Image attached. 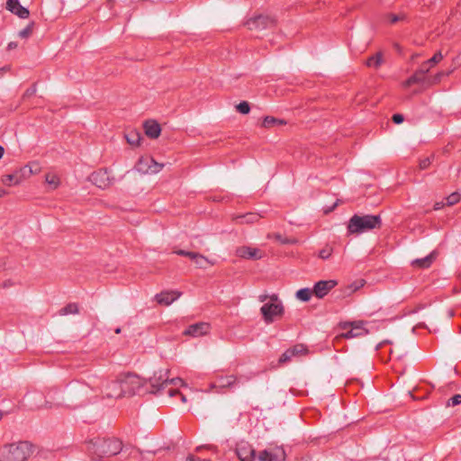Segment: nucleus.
Instances as JSON below:
<instances>
[{"instance_id":"21","label":"nucleus","mask_w":461,"mask_h":461,"mask_svg":"<svg viewBox=\"0 0 461 461\" xmlns=\"http://www.w3.org/2000/svg\"><path fill=\"white\" fill-rule=\"evenodd\" d=\"M436 257L437 252L432 251L429 255L426 256L425 258L414 259L411 262V266L419 268H428L436 259Z\"/></svg>"},{"instance_id":"43","label":"nucleus","mask_w":461,"mask_h":461,"mask_svg":"<svg viewBox=\"0 0 461 461\" xmlns=\"http://www.w3.org/2000/svg\"><path fill=\"white\" fill-rule=\"evenodd\" d=\"M431 66L429 65V63H428V61L422 63V65L420 66V68L418 69V71L420 72V75H422L424 77H426V74L429 71Z\"/></svg>"},{"instance_id":"36","label":"nucleus","mask_w":461,"mask_h":461,"mask_svg":"<svg viewBox=\"0 0 461 461\" xmlns=\"http://www.w3.org/2000/svg\"><path fill=\"white\" fill-rule=\"evenodd\" d=\"M167 393L170 397H174V396H176V395H179L182 402H186V398H185V396L182 393H180V392L178 391V389H175V388H173V387H171V386H170V388H168V389L167 390Z\"/></svg>"},{"instance_id":"33","label":"nucleus","mask_w":461,"mask_h":461,"mask_svg":"<svg viewBox=\"0 0 461 461\" xmlns=\"http://www.w3.org/2000/svg\"><path fill=\"white\" fill-rule=\"evenodd\" d=\"M449 74H450V71L449 72H444V71L438 72L433 77H428V84L429 85L437 84L441 80V78L443 77L448 76Z\"/></svg>"},{"instance_id":"9","label":"nucleus","mask_w":461,"mask_h":461,"mask_svg":"<svg viewBox=\"0 0 461 461\" xmlns=\"http://www.w3.org/2000/svg\"><path fill=\"white\" fill-rule=\"evenodd\" d=\"M102 393L104 397L111 399L123 397L119 375L115 380H106L102 383Z\"/></svg>"},{"instance_id":"49","label":"nucleus","mask_w":461,"mask_h":461,"mask_svg":"<svg viewBox=\"0 0 461 461\" xmlns=\"http://www.w3.org/2000/svg\"><path fill=\"white\" fill-rule=\"evenodd\" d=\"M36 93V86L33 85L31 88L27 89L25 92V95L30 96Z\"/></svg>"},{"instance_id":"46","label":"nucleus","mask_w":461,"mask_h":461,"mask_svg":"<svg viewBox=\"0 0 461 461\" xmlns=\"http://www.w3.org/2000/svg\"><path fill=\"white\" fill-rule=\"evenodd\" d=\"M274 236H275L276 240H278L282 244H287L290 242L287 239H284L282 237V235L279 233H276Z\"/></svg>"},{"instance_id":"59","label":"nucleus","mask_w":461,"mask_h":461,"mask_svg":"<svg viewBox=\"0 0 461 461\" xmlns=\"http://www.w3.org/2000/svg\"><path fill=\"white\" fill-rule=\"evenodd\" d=\"M11 285H12V284H11V282H10V281H8V282H5V283H4V287H8V286H10Z\"/></svg>"},{"instance_id":"55","label":"nucleus","mask_w":461,"mask_h":461,"mask_svg":"<svg viewBox=\"0 0 461 461\" xmlns=\"http://www.w3.org/2000/svg\"><path fill=\"white\" fill-rule=\"evenodd\" d=\"M443 207V203H436L435 205H434V209L435 210H439Z\"/></svg>"},{"instance_id":"25","label":"nucleus","mask_w":461,"mask_h":461,"mask_svg":"<svg viewBox=\"0 0 461 461\" xmlns=\"http://www.w3.org/2000/svg\"><path fill=\"white\" fill-rule=\"evenodd\" d=\"M383 54L382 52H377L376 54L369 57L366 61V65L369 68H378L383 63Z\"/></svg>"},{"instance_id":"54","label":"nucleus","mask_w":461,"mask_h":461,"mask_svg":"<svg viewBox=\"0 0 461 461\" xmlns=\"http://www.w3.org/2000/svg\"><path fill=\"white\" fill-rule=\"evenodd\" d=\"M267 298H268V295H267V294H260V295L258 296V300H259L260 302H262V303H263V302H265Z\"/></svg>"},{"instance_id":"4","label":"nucleus","mask_w":461,"mask_h":461,"mask_svg":"<svg viewBox=\"0 0 461 461\" xmlns=\"http://www.w3.org/2000/svg\"><path fill=\"white\" fill-rule=\"evenodd\" d=\"M122 396H132L137 393H143L146 386V379L132 373L119 375Z\"/></svg>"},{"instance_id":"27","label":"nucleus","mask_w":461,"mask_h":461,"mask_svg":"<svg viewBox=\"0 0 461 461\" xmlns=\"http://www.w3.org/2000/svg\"><path fill=\"white\" fill-rule=\"evenodd\" d=\"M286 122L282 119H277L273 116H266L263 119L262 126L265 128H271L276 125H285Z\"/></svg>"},{"instance_id":"3","label":"nucleus","mask_w":461,"mask_h":461,"mask_svg":"<svg viewBox=\"0 0 461 461\" xmlns=\"http://www.w3.org/2000/svg\"><path fill=\"white\" fill-rule=\"evenodd\" d=\"M382 226V219L380 215H357L354 214L348 221V234H360L375 229H380Z\"/></svg>"},{"instance_id":"50","label":"nucleus","mask_w":461,"mask_h":461,"mask_svg":"<svg viewBox=\"0 0 461 461\" xmlns=\"http://www.w3.org/2000/svg\"><path fill=\"white\" fill-rule=\"evenodd\" d=\"M16 48H17V43H16V42H14V41H11V42H9V43H8V45H7V50H14V49H16Z\"/></svg>"},{"instance_id":"10","label":"nucleus","mask_w":461,"mask_h":461,"mask_svg":"<svg viewBox=\"0 0 461 461\" xmlns=\"http://www.w3.org/2000/svg\"><path fill=\"white\" fill-rule=\"evenodd\" d=\"M308 354V348L303 344H296L287 348L279 357L278 364L284 365L293 360L294 357H300Z\"/></svg>"},{"instance_id":"38","label":"nucleus","mask_w":461,"mask_h":461,"mask_svg":"<svg viewBox=\"0 0 461 461\" xmlns=\"http://www.w3.org/2000/svg\"><path fill=\"white\" fill-rule=\"evenodd\" d=\"M46 181L49 185H52L53 188L58 187L59 185V178L55 175H46Z\"/></svg>"},{"instance_id":"31","label":"nucleus","mask_w":461,"mask_h":461,"mask_svg":"<svg viewBox=\"0 0 461 461\" xmlns=\"http://www.w3.org/2000/svg\"><path fill=\"white\" fill-rule=\"evenodd\" d=\"M173 253H175L178 256L187 257L193 261H194L199 255V253H197V252L186 251L184 249H176L173 251Z\"/></svg>"},{"instance_id":"14","label":"nucleus","mask_w":461,"mask_h":461,"mask_svg":"<svg viewBox=\"0 0 461 461\" xmlns=\"http://www.w3.org/2000/svg\"><path fill=\"white\" fill-rule=\"evenodd\" d=\"M236 454L240 461H254L256 451L248 443H241L237 446Z\"/></svg>"},{"instance_id":"29","label":"nucleus","mask_w":461,"mask_h":461,"mask_svg":"<svg viewBox=\"0 0 461 461\" xmlns=\"http://www.w3.org/2000/svg\"><path fill=\"white\" fill-rule=\"evenodd\" d=\"M313 294V290L310 288H302L296 292V298L302 302H308L312 295Z\"/></svg>"},{"instance_id":"51","label":"nucleus","mask_w":461,"mask_h":461,"mask_svg":"<svg viewBox=\"0 0 461 461\" xmlns=\"http://www.w3.org/2000/svg\"><path fill=\"white\" fill-rule=\"evenodd\" d=\"M41 408H46V409H50V408H52V407H53V404H52V402H49V401L45 400V401H44V404H43V405H41Z\"/></svg>"},{"instance_id":"52","label":"nucleus","mask_w":461,"mask_h":461,"mask_svg":"<svg viewBox=\"0 0 461 461\" xmlns=\"http://www.w3.org/2000/svg\"><path fill=\"white\" fill-rule=\"evenodd\" d=\"M271 300L270 303H282L279 301L278 296L276 294H272L271 296H268Z\"/></svg>"},{"instance_id":"6","label":"nucleus","mask_w":461,"mask_h":461,"mask_svg":"<svg viewBox=\"0 0 461 461\" xmlns=\"http://www.w3.org/2000/svg\"><path fill=\"white\" fill-rule=\"evenodd\" d=\"M265 323L271 324L276 318L282 317L285 308L282 303H267L260 308Z\"/></svg>"},{"instance_id":"5","label":"nucleus","mask_w":461,"mask_h":461,"mask_svg":"<svg viewBox=\"0 0 461 461\" xmlns=\"http://www.w3.org/2000/svg\"><path fill=\"white\" fill-rule=\"evenodd\" d=\"M123 447L122 441L117 438H103L95 442H89L88 449L93 451L99 456H113L119 454Z\"/></svg>"},{"instance_id":"2","label":"nucleus","mask_w":461,"mask_h":461,"mask_svg":"<svg viewBox=\"0 0 461 461\" xmlns=\"http://www.w3.org/2000/svg\"><path fill=\"white\" fill-rule=\"evenodd\" d=\"M149 384V389L144 388V393H149L153 394H162L164 392L167 393V390L170 388V385L182 386L185 384L181 378H168V371L159 370L154 372L153 375L146 380V385Z\"/></svg>"},{"instance_id":"58","label":"nucleus","mask_w":461,"mask_h":461,"mask_svg":"<svg viewBox=\"0 0 461 461\" xmlns=\"http://www.w3.org/2000/svg\"><path fill=\"white\" fill-rule=\"evenodd\" d=\"M355 332H363V335L366 334L365 330L360 326V330H356Z\"/></svg>"},{"instance_id":"53","label":"nucleus","mask_w":461,"mask_h":461,"mask_svg":"<svg viewBox=\"0 0 461 461\" xmlns=\"http://www.w3.org/2000/svg\"><path fill=\"white\" fill-rule=\"evenodd\" d=\"M186 461H209L208 459L195 458L194 456H189Z\"/></svg>"},{"instance_id":"8","label":"nucleus","mask_w":461,"mask_h":461,"mask_svg":"<svg viewBox=\"0 0 461 461\" xmlns=\"http://www.w3.org/2000/svg\"><path fill=\"white\" fill-rule=\"evenodd\" d=\"M89 180L97 187L106 189L113 184L114 177L110 176L107 169L102 168L93 172L89 176Z\"/></svg>"},{"instance_id":"48","label":"nucleus","mask_w":461,"mask_h":461,"mask_svg":"<svg viewBox=\"0 0 461 461\" xmlns=\"http://www.w3.org/2000/svg\"><path fill=\"white\" fill-rule=\"evenodd\" d=\"M340 200H337L334 204L327 209H324V213H330V212H332L337 206L338 204L339 203Z\"/></svg>"},{"instance_id":"12","label":"nucleus","mask_w":461,"mask_h":461,"mask_svg":"<svg viewBox=\"0 0 461 461\" xmlns=\"http://www.w3.org/2000/svg\"><path fill=\"white\" fill-rule=\"evenodd\" d=\"M337 285L335 280H321L317 282L313 286V294L317 298H323L329 294V292Z\"/></svg>"},{"instance_id":"18","label":"nucleus","mask_w":461,"mask_h":461,"mask_svg":"<svg viewBox=\"0 0 461 461\" xmlns=\"http://www.w3.org/2000/svg\"><path fill=\"white\" fill-rule=\"evenodd\" d=\"M6 9L22 19L28 18L30 14L29 10L21 5L19 0H7Z\"/></svg>"},{"instance_id":"30","label":"nucleus","mask_w":461,"mask_h":461,"mask_svg":"<svg viewBox=\"0 0 461 461\" xmlns=\"http://www.w3.org/2000/svg\"><path fill=\"white\" fill-rule=\"evenodd\" d=\"M197 267L199 268H206L208 265L213 266L214 262L210 260L208 258L204 257L203 255L200 254L198 255L197 258L194 261Z\"/></svg>"},{"instance_id":"56","label":"nucleus","mask_w":461,"mask_h":461,"mask_svg":"<svg viewBox=\"0 0 461 461\" xmlns=\"http://www.w3.org/2000/svg\"><path fill=\"white\" fill-rule=\"evenodd\" d=\"M7 192L0 187V198L4 197Z\"/></svg>"},{"instance_id":"15","label":"nucleus","mask_w":461,"mask_h":461,"mask_svg":"<svg viewBox=\"0 0 461 461\" xmlns=\"http://www.w3.org/2000/svg\"><path fill=\"white\" fill-rule=\"evenodd\" d=\"M182 295L178 291H163L155 295L158 303L168 306Z\"/></svg>"},{"instance_id":"41","label":"nucleus","mask_w":461,"mask_h":461,"mask_svg":"<svg viewBox=\"0 0 461 461\" xmlns=\"http://www.w3.org/2000/svg\"><path fill=\"white\" fill-rule=\"evenodd\" d=\"M387 17L391 23H396L397 22L403 20L405 18V15L402 14H389L387 15Z\"/></svg>"},{"instance_id":"13","label":"nucleus","mask_w":461,"mask_h":461,"mask_svg":"<svg viewBox=\"0 0 461 461\" xmlns=\"http://www.w3.org/2000/svg\"><path fill=\"white\" fill-rule=\"evenodd\" d=\"M236 255L242 258L253 260L260 259L263 257V253L260 249L249 246L239 247L236 249Z\"/></svg>"},{"instance_id":"7","label":"nucleus","mask_w":461,"mask_h":461,"mask_svg":"<svg viewBox=\"0 0 461 461\" xmlns=\"http://www.w3.org/2000/svg\"><path fill=\"white\" fill-rule=\"evenodd\" d=\"M245 25L250 31H262L273 28L276 25V20L268 15L259 14L251 17L245 23Z\"/></svg>"},{"instance_id":"16","label":"nucleus","mask_w":461,"mask_h":461,"mask_svg":"<svg viewBox=\"0 0 461 461\" xmlns=\"http://www.w3.org/2000/svg\"><path fill=\"white\" fill-rule=\"evenodd\" d=\"M139 170L145 171L149 174L158 173L162 167V164L157 163L153 158H147L145 159H140L139 163Z\"/></svg>"},{"instance_id":"57","label":"nucleus","mask_w":461,"mask_h":461,"mask_svg":"<svg viewBox=\"0 0 461 461\" xmlns=\"http://www.w3.org/2000/svg\"><path fill=\"white\" fill-rule=\"evenodd\" d=\"M5 153V149L0 145V159L3 158Z\"/></svg>"},{"instance_id":"37","label":"nucleus","mask_w":461,"mask_h":461,"mask_svg":"<svg viewBox=\"0 0 461 461\" xmlns=\"http://www.w3.org/2000/svg\"><path fill=\"white\" fill-rule=\"evenodd\" d=\"M443 59V55L441 53V51H438L437 53L434 54V56L428 59V63H429V65L431 67H433L435 64L438 63L439 61H441Z\"/></svg>"},{"instance_id":"23","label":"nucleus","mask_w":461,"mask_h":461,"mask_svg":"<svg viewBox=\"0 0 461 461\" xmlns=\"http://www.w3.org/2000/svg\"><path fill=\"white\" fill-rule=\"evenodd\" d=\"M126 141L132 147H138L140 144L141 135L140 132L135 130H131L124 134Z\"/></svg>"},{"instance_id":"60","label":"nucleus","mask_w":461,"mask_h":461,"mask_svg":"<svg viewBox=\"0 0 461 461\" xmlns=\"http://www.w3.org/2000/svg\"><path fill=\"white\" fill-rule=\"evenodd\" d=\"M121 331H122L121 328H117V329L115 330V333H117V334L121 333Z\"/></svg>"},{"instance_id":"20","label":"nucleus","mask_w":461,"mask_h":461,"mask_svg":"<svg viewBox=\"0 0 461 461\" xmlns=\"http://www.w3.org/2000/svg\"><path fill=\"white\" fill-rule=\"evenodd\" d=\"M145 134L150 139H157L161 132L160 125L153 120H149L144 122Z\"/></svg>"},{"instance_id":"39","label":"nucleus","mask_w":461,"mask_h":461,"mask_svg":"<svg viewBox=\"0 0 461 461\" xmlns=\"http://www.w3.org/2000/svg\"><path fill=\"white\" fill-rule=\"evenodd\" d=\"M433 158H434V155H431L430 157L421 159L420 161V165H419L420 168V169L428 168L429 167V165L431 164Z\"/></svg>"},{"instance_id":"34","label":"nucleus","mask_w":461,"mask_h":461,"mask_svg":"<svg viewBox=\"0 0 461 461\" xmlns=\"http://www.w3.org/2000/svg\"><path fill=\"white\" fill-rule=\"evenodd\" d=\"M461 194L457 192L452 193L447 197V204L451 206L457 203L460 201Z\"/></svg>"},{"instance_id":"22","label":"nucleus","mask_w":461,"mask_h":461,"mask_svg":"<svg viewBox=\"0 0 461 461\" xmlns=\"http://www.w3.org/2000/svg\"><path fill=\"white\" fill-rule=\"evenodd\" d=\"M22 169L15 171L12 174H7L2 176V182L4 185L12 186L19 185L23 181Z\"/></svg>"},{"instance_id":"32","label":"nucleus","mask_w":461,"mask_h":461,"mask_svg":"<svg viewBox=\"0 0 461 461\" xmlns=\"http://www.w3.org/2000/svg\"><path fill=\"white\" fill-rule=\"evenodd\" d=\"M356 330H360V325L353 324L352 329L345 333V338L351 339L363 335V332H355Z\"/></svg>"},{"instance_id":"42","label":"nucleus","mask_w":461,"mask_h":461,"mask_svg":"<svg viewBox=\"0 0 461 461\" xmlns=\"http://www.w3.org/2000/svg\"><path fill=\"white\" fill-rule=\"evenodd\" d=\"M461 403V394H455L453 397H451L448 401L447 405V406H456Z\"/></svg>"},{"instance_id":"26","label":"nucleus","mask_w":461,"mask_h":461,"mask_svg":"<svg viewBox=\"0 0 461 461\" xmlns=\"http://www.w3.org/2000/svg\"><path fill=\"white\" fill-rule=\"evenodd\" d=\"M419 83H427L428 84V77H424L422 75L420 74V72L417 70L411 77H410L405 82V86H410L414 84Z\"/></svg>"},{"instance_id":"24","label":"nucleus","mask_w":461,"mask_h":461,"mask_svg":"<svg viewBox=\"0 0 461 461\" xmlns=\"http://www.w3.org/2000/svg\"><path fill=\"white\" fill-rule=\"evenodd\" d=\"M260 215L255 212H249L243 215H240L236 217V220L240 223H254L257 222L260 219Z\"/></svg>"},{"instance_id":"17","label":"nucleus","mask_w":461,"mask_h":461,"mask_svg":"<svg viewBox=\"0 0 461 461\" xmlns=\"http://www.w3.org/2000/svg\"><path fill=\"white\" fill-rule=\"evenodd\" d=\"M209 324L207 322H197L190 325L184 332V335L199 337L209 332Z\"/></svg>"},{"instance_id":"19","label":"nucleus","mask_w":461,"mask_h":461,"mask_svg":"<svg viewBox=\"0 0 461 461\" xmlns=\"http://www.w3.org/2000/svg\"><path fill=\"white\" fill-rule=\"evenodd\" d=\"M236 383L237 377L235 375L220 376L213 384H212V387L216 389H226L230 388Z\"/></svg>"},{"instance_id":"11","label":"nucleus","mask_w":461,"mask_h":461,"mask_svg":"<svg viewBox=\"0 0 461 461\" xmlns=\"http://www.w3.org/2000/svg\"><path fill=\"white\" fill-rule=\"evenodd\" d=\"M259 461H285V452L281 447H269L259 452Z\"/></svg>"},{"instance_id":"40","label":"nucleus","mask_w":461,"mask_h":461,"mask_svg":"<svg viewBox=\"0 0 461 461\" xmlns=\"http://www.w3.org/2000/svg\"><path fill=\"white\" fill-rule=\"evenodd\" d=\"M332 249L330 247H325L319 252V257L322 259H327L331 256Z\"/></svg>"},{"instance_id":"28","label":"nucleus","mask_w":461,"mask_h":461,"mask_svg":"<svg viewBox=\"0 0 461 461\" xmlns=\"http://www.w3.org/2000/svg\"><path fill=\"white\" fill-rule=\"evenodd\" d=\"M79 312V307L77 303H69L65 307L59 311V314L61 316L68 314H77Z\"/></svg>"},{"instance_id":"47","label":"nucleus","mask_w":461,"mask_h":461,"mask_svg":"<svg viewBox=\"0 0 461 461\" xmlns=\"http://www.w3.org/2000/svg\"><path fill=\"white\" fill-rule=\"evenodd\" d=\"M365 284V281L364 280H360L358 283H355L351 285L352 287V291H357V289H359L360 287H362Z\"/></svg>"},{"instance_id":"1","label":"nucleus","mask_w":461,"mask_h":461,"mask_svg":"<svg viewBox=\"0 0 461 461\" xmlns=\"http://www.w3.org/2000/svg\"><path fill=\"white\" fill-rule=\"evenodd\" d=\"M34 446L30 441H18L0 447V461H26L33 453Z\"/></svg>"},{"instance_id":"35","label":"nucleus","mask_w":461,"mask_h":461,"mask_svg":"<svg viewBox=\"0 0 461 461\" xmlns=\"http://www.w3.org/2000/svg\"><path fill=\"white\" fill-rule=\"evenodd\" d=\"M237 111L242 114H247L250 111L249 104L247 101H242L237 105Z\"/></svg>"},{"instance_id":"45","label":"nucleus","mask_w":461,"mask_h":461,"mask_svg":"<svg viewBox=\"0 0 461 461\" xmlns=\"http://www.w3.org/2000/svg\"><path fill=\"white\" fill-rule=\"evenodd\" d=\"M392 120L394 123L400 124L403 122L404 118L403 115L401 113H395L393 115Z\"/></svg>"},{"instance_id":"44","label":"nucleus","mask_w":461,"mask_h":461,"mask_svg":"<svg viewBox=\"0 0 461 461\" xmlns=\"http://www.w3.org/2000/svg\"><path fill=\"white\" fill-rule=\"evenodd\" d=\"M32 25H28L24 29L19 32V36L21 38H27L32 34Z\"/></svg>"}]
</instances>
